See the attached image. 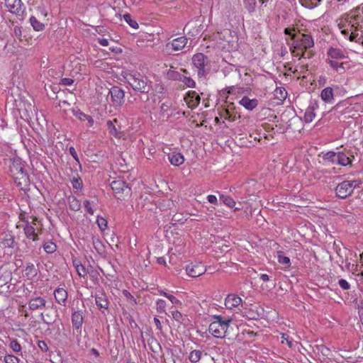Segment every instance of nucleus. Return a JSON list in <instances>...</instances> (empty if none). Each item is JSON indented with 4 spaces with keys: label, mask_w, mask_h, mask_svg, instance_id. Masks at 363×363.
Listing matches in <instances>:
<instances>
[{
    "label": "nucleus",
    "mask_w": 363,
    "mask_h": 363,
    "mask_svg": "<svg viewBox=\"0 0 363 363\" xmlns=\"http://www.w3.org/2000/svg\"><path fill=\"white\" fill-rule=\"evenodd\" d=\"M338 27L350 41L363 45V6L344 14L340 19Z\"/></svg>",
    "instance_id": "nucleus-1"
},
{
    "label": "nucleus",
    "mask_w": 363,
    "mask_h": 363,
    "mask_svg": "<svg viewBox=\"0 0 363 363\" xmlns=\"http://www.w3.org/2000/svg\"><path fill=\"white\" fill-rule=\"evenodd\" d=\"M284 33L290 36L292 43L289 44L291 54L298 59L304 57L305 52L314 46V40L308 33H303L294 28H286Z\"/></svg>",
    "instance_id": "nucleus-2"
},
{
    "label": "nucleus",
    "mask_w": 363,
    "mask_h": 363,
    "mask_svg": "<svg viewBox=\"0 0 363 363\" xmlns=\"http://www.w3.org/2000/svg\"><path fill=\"white\" fill-rule=\"evenodd\" d=\"M212 322L209 325V333L216 338H224L227 335L228 329L232 322L231 318L224 319L220 315L212 316Z\"/></svg>",
    "instance_id": "nucleus-3"
},
{
    "label": "nucleus",
    "mask_w": 363,
    "mask_h": 363,
    "mask_svg": "<svg viewBox=\"0 0 363 363\" xmlns=\"http://www.w3.org/2000/svg\"><path fill=\"white\" fill-rule=\"evenodd\" d=\"M124 77L135 91L147 94L150 90L151 86L148 83L147 78L139 73L126 72Z\"/></svg>",
    "instance_id": "nucleus-4"
},
{
    "label": "nucleus",
    "mask_w": 363,
    "mask_h": 363,
    "mask_svg": "<svg viewBox=\"0 0 363 363\" xmlns=\"http://www.w3.org/2000/svg\"><path fill=\"white\" fill-rule=\"evenodd\" d=\"M356 186V181H344L339 184L336 189V195L341 199H345L351 195Z\"/></svg>",
    "instance_id": "nucleus-5"
},
{
    "label": "nucleus",
    "mask_w": 363,
    "mask_h": 363,
    "mask_svg": "<svg viewBox=\"0 0 363 363\" xmlns=\"http://www.w3.org/2000/svg\"><path fill=\"white\" fill-rule=\"evenodd\" d=\"M111 187L115 194V196L120 199H121L123 196L128 195L130 192V189L128 184L122 180L112 182Z\"/></svg>",
    "instance_id": "nucleus-6"
},
{
    "label": "nucleus",
    "mask_w": 363,
    "mask_h": 363,
    "mask_svg": "<svg viewBox=\"0 0 363 363\" xmlns=\"http://www.w3.org/2000/svg\"><path fill=\"white\" fill-rule=\"evenodd\" d=\"M192 63L197 69L198 76L199 77H205V66L207 63V57L203 53H196L192 57Z\"/></svg>",
    "instance_id": "nucleus-7"
},
{
    "label": "nucleus",
    "mask_w": 363,
    "mask_h": 363,
    "mask_svg": "<svg viewBox=\"0 0 363 363\" xmlns=\"http://www.w3.org/2000/svg\"><path fill=\"white\" fill-rule=\"evenodd\" d=\"M185 270L189 277L196 278L203 274L206 268L200 262H191L186 267Z\"/></svg>",
    "instance_id": "nucleus-8"
},
{
    "label": "nucleus",
    "mask_w": 363,
    "mask_h": 363,
    "mask_svg": "<svg viewBox=\"0 0 363 363\" xmlns=\"http://www.w3.org/2000/svg\"><path fill=\"white\" fill-rule=\"evenodd\" d=\"M187 43L188 38L185 36H181L168 42L166 44L165 48L167 50L177 52L184 48L186 46Z\"/></svg>",
    "instance_id": "nucleus-9"
},
{
    "label": "nucleus",
    "mask_w": 363,
    "mask_h": 363,
    "mask_svg": "<svg viewBox=\"0 0 363 363\" xmlns=\"http://www.w3.org/2000/svg\"><path fill=\"white\" fill-rule=\"evenodd\" d=\"M16 243L13 236L9 235L0 242V248L4 250V255L11 256L14 252Z\"/></svg>",
    "instance_id": "nucleus-10"
},
{
    "label": "nucleus",
    "mask_w": 363,
    "mask_h": 363,
    "mask_svg": "<svg viewBox=\"0 0 363 363\" xmlns=\"http://www.w3.org/2000/svg\"><path fill=\"white\" fill-rule=\"evenodd\" d=\"M242 305V298L235 294H230L225 298V306L228 310H239V307Z\"/></svg>",
    "instance_id": "nucleus-11"
},
{
    "label": "nucleus",
    "mask_w": 363,
    "mask_h": 363,
    "mask_svg": "<svg viewBox=\"0 0 363 363\" xmlns=\"http://www.w3.org/2000/svg\"><path fill=\"white\" fill-rule=\"evenodd\" d=\"M111 101L114 106H121L124 102L125 91L118 86H113L109 90Z\"/></svg>",
    "instance_id": "nucleus-12"
},
{
    "label": "nucleus",
    "mask_w": 363,
    "mask_h": 363,
    "mask_svg": "<svg viewBox=\"0 0 363 363\" xmlns=\"http://www.w3.org/2000/svg\"><path fill=\"white\" fill-rule=\"evenodd\" d=\"M23 230L26 238L34 242L38 240V235L41 233V228H35L29 223V220L26 221V224L23 226Z\"/></svg>",
    "instance_id": "nucleus-13"
},
{
    "label": "nucleus",
    "mask_w": 363,
    "mask_h": 363,
    "mask_svg": "<svg viewBox=\"0 0 363 363\" xmlns=\"http://www.w3.org/2000/svg\"><path fill=\"white\" fill-rule=\"evenodd\" d=\"M5 6L9 11L14 14L21 15L23 12V4L21 0H4Z\"/></svg>",
    "instance_id": "nucleus-14"
},
{
    "label": "nucleus",
    "mask_w": 363,
    "mask_h": 363,
    "mask_svg": "<svg viewBox=\"0 0 363 363\" xmlns=\"http://www.w3.org/2000/svg\"><path fill=\"white\" fill-rule=\"evenodd\" d=\"M184 99L189 108H194L199 104L201 98L195 91H189Z\"/></svg>",
    "instance_id": "nucleus-15"
},
{
    "label": "nucleus",
    "mask_w": 363,
    "mask_h": 363,
    "mask_svg": "<svg viewBox=\"0 0 363 363\" xmlns=\"http://www.w3.org/2000/svg\"><path fill=\"white\" fill-rule=\"evenodd\" d=\"M174 114V109L168 103L161 104L159 111V119L161 121H167Z\"/></svg>",
    "instance_id": "nucleus-16"
},
{
    "label": "nucleus",
    "mask_w": 363,
    "mask_h": 363,
    "mask_svg": "<svg viewBox=\"0 0 363 363\" xmlns=\"http://www.w3.org/2000/svg\"><path fill=\"white\" fill-rule=\"evenodd\" d=\"M46 305V301L43 297H35L30 298L28 302L29 309L32 311L43 310Z\"/></svg>",
    "instance_id": "nucleus-17"
},
{
    "label": "nucleus",
    "mask_w": 363,
    "mask_h": 363,
    "mask_svg": "<svg viewBox=\"0 0 363 363\" xmlns=\"http://www.w3.org/2000/svg\"><path fill=\"white\" fill-rule=\"evenodd\" d=\"M167 157L171 164L174 167L182 165L185 161L184 155L182 153L175 151L168 153Z\"/></svg>",
    "instance_id": "nucleus-18"
},
{
    "label": "nucleus",
    "mask_w": 363,
    "mask_h": 363,
    "mask_svg": "<svg viewBox=\"0 0 363 363\" xmlns=\"http://www.w3.org/2000/svg\"><path fill=\"white\" fill-rule=\"evenodd\" d=\"M239 104L245 107L248 111H252L258 106L257 99H250L247 96H243L240 101Z\"/></svg>",
    "instance_id": "nucleus-19"
},
{
    "label": "nucleus",
    "mask_w": 363,
    "mask_h": 363,
    "mask_svg": "<svg viewBox=\"0 0 363 363\" xmlns=\"http://www.w3.org/2000/svg\"><path fill=\"white\" fill-rule=\"evenodd\" d=\"M55 301L61 306H65L67 299V292L63 288H57L54 291Z\"/></svg>",
    "instance_id": "nucleus-20"
},
{
    "label": "nucleus",
    "mask_w": 363,
    "mask_h": 363,
    "mask_svg": "<svg viewBox=\"0 0 363 363\" xmlns=\"http://www.w3.org/2000/svg\"><path fill=\"white\" fill-rule=\"evenodd\" d=\"M84 322L83 313L81 311H74L72 314V323L73 328L80 330Z\"/></svg>",
    "instance_id": "nucleus-21"
},
{
    "label": "nucleus",
    "mask_w": 363,
    "mask_h": 363,
    "mask_svg": "<svg viewBox=\"0 0 363 363\" xmlns=\"http://www.w3.org/2000/svg\"><path fill=\"white\" fill-rule=\"evenodd\" d=\"M117 121V119H114L113 121H108L106 123V125L108 132L111 135L114 136L116 138H121L124 136V134L116 128L114 123H116Z\"/></svg>",
    "instance_id": "nucleus-22"
},
{
    "label": "nucleus",
    "mask_w": 363,
    "mask_h": 363,
    "mask_svg": "<svg viewBox=\"0 0 363 363\" xmlns=\"http://www.w3.org/2000/svg\"><path fill=\"white\" fill-rule=\"evenodd\" d=\"M328 55L329 57L328 60H342L345 57V55L344 52L339 49L335 48H330L328 51Z\"/></svg>",
    "instance_id": "nucleus-23"
},
{
    "label": "nucleus",
    "mask_w": 363,
    "mask_h": 363,
    "mask_svg": "<svg viewBox=\"0 0 363 363\" xmlns=\"http://www.w3.org/2000/svg\"><path fill=\"white\" fill-rule=\"evenodd\" d=\"M321 99L328 104H332L334 100L333 90L331 87H326L322 90L320 94Z\"/></svg>",
    "instance_id": "nucleus-24"
},
{
    "label": "nucleus",
    "mask_w": 363,
    "mask_h": 363,
    "mask_svg": "<svg viewBox=\"0 0 363 363\" xmlns=\"http://www.w3.org/2000/svg\"><path fill=\"white\" fill-rule=\"evenodd\" d=\"M74 116L81 121H86L87 127L90 128L94 125V121L91 116L86 115L80 111H76Z\"/></svg>",
    "instance_id": "nucleus-25"
},
{
    "label": "nucleus",
    "mask_w": 363,
    "mask_h": 363,
    "mask_svg": "<svg viewBox=\"0 0 363 363\" xmlns=\"http://www.w3.org/2000/svg\"><path fill=\"white\" fill-rule=\"evenodd\" d=\"M351 162V159L344 152H340L337 153L336 164H339L341 166H347L350 164Z\"/></svg>",
    "instance_id": "nucleus-26"
},
{
    "label": "nucleus",
    "mask_w": 363,
    "mask_h": 363,
    "mask_svg": "<svg viewBox=\"0 0 363 363\" xmlns=\"http://www.w3.org/2000/svg\"><path fill=\"white\" fill-rule=\"evenodd\" d=\"M95 301H96V304L100 308L107 309L108 306V300L106 299L104 294H101L96 295L95 297Z\"/></svg>",
    "instance_id": "nucleus-27"
},
{
    "label": "nucleus",
    "mask_w": 363,
    "mask_h": 363,
    "mask_svg": "<svg viewBox=\"0 0 363 363\" xmlns=\"http://www.w3.org/2000/svg\"><path fill=\"white\" fill-rule=\"evenodd\" d=\"M14 180L18 186L26 185L29 182L28 176L26 172H21V174L16 175Z\"/></svg>",
    "instance_id": "nucleus-28"
},
{
    "label": "nucleus",
    "mask_w": 363,
    "mask_h": 363,
    "mask_svg": "<svg viewBox=\"0 0 363 363\" xmlns=\"http://www.w3.org/2000/svg\"><path fill=\"white\" fill-rule=\"evenodd\" d=\"M37 275V269L35 267L33 264H29L25 269L24 276L28 279H33Z\"/></svg>",
    "instance_id": "nucleus-29"
},
{
    "label": "nucleus",
    "mask_w": 363,
    "mask_h": 363,
    "mask_svg": "<svg viewBox=\"0 0 363 363\" xmlns=\"http://www.w3.org/2000/svg\"><path fill=\"white\" fill-rule=\"evenodd\" d=\"M314 111L315 108L313 106H309L306 108L303 116L306 123H311L313 121L315 116Z\"/></svg>",
    "instance_id": "nucleus-30"
},
{
    "label": "nucleus",
    "mask_w": 363,
    "mask_h": 363,
    "mask_svg": "<svg viewBox=\"0 0 363 363\" xmlns=\"http://www.w3.org/2000/svg\"><path fill=\"white\" fill-rule=\"evenodd\" d=\"M219 195L220 201L228 207L233 208L235 206L236 203L230 196L223 194H220Z\"/></svg>",
    "instance_id": "nucleus-31"
},
{
    "label": "nucleus",
    "mask_w": 363,
    "mask_h": 363,
    "mask_svg": "<svg viewBox=\"0 0 363 363\" xmlns=\"http://www.w3.org/2000/svg\"><path fill=\"white\" fill-rule=\"evenodd\" d=\"M167 78L172 80H182V76L180 73L177 72L174 68L172 66L167 72Z\"/></svg>",
    "instance_id": "nucleus-32"
},
{
    "label": "nucleus",
    "mask_w": 363,
    "mask_h": 363,
    "mask_svg": "<svg viewBox=\"0 0 363 363\" xmlns=\"http://www.w3.org/2000/svg\"><path fill=\"white\" fill-rule=\"evenodd\" d=\"M73 264L78 275L84 278L87 275V272L85 267L79 262L76 260L73 262Z\"/></svg>",
    "instance_id": "nucleus-33"
},
{
    "label": "nucleus",
    "mask_w": 363,
    "mask_h": 363,
    "mask_svg": "<svg viewBox=\"0 0 363 363\" xmlns=\"http://www.w3.org/2000/svg\"><path fill=\"white\" fill-rule=\"evenodd\" d=\"M327 62L329 63L330 66L336 72H343L345 71L343 63L333 60H328Z\"/></svg>",
    "instance_id": "nucleus-34"
},
{
    "label": "nucleus",
    "mask_w": 363,
    "mask_h": 363,
    "mask_svg": "<svg viewBox=\"0 0 363 363\" xmlns=\"http://www.w3.org/2000/svg\"><path fill=\"white\" fill-rule=\"evenodd\" d=\"M30 22L33 29L36 31H41L44 29L45 25L38 21V19L35 16H31L30 18Z\"/></svg>",
    "instance_id": "nucleus-35"
},
{
    "label": "nucleus",
    "mask_w": 363,
    "mask_h": 363,
    "mask_svg": "<svg viewBox=\"0 0 363 363\" xmlns=\"http://www.w3.org/2000/svg\"><path fill=\"white\" fill-rule=\"evenodd\" d=\"M337 153L333 151H329L323 155V159L324 161L335 164L337 162Z\"/></svg>",
    "instance_id": "nucleus-36"
},
{
    "label": "nucleus",
    "mask_w": 363,
    "mask_h": 363,
    "mask_svg": "<svg viewBox=\"0 0 363 363\" xmlns=\"http://www.w3.org/2000/svg\"><path fill=\"white\" fill-rule=\"evenodd\" d=\"M202 354H203V352L200 350H193L189 354V360L192 363H198L200 361Z\"/></svg>",
    "instance_id": "nucleus-37"
},
{
    "label": "nucleus",
    "mask_w": 363,
    "mask_h": 363,
    "mask_svg": "<svg viewBox=\"0 0 363 363\" xmlns=\"http://www.w3.org/2000/svg\"><path fill=\"white\" fill-rule=\"evenodd\" d=\"M69 206L70 209H72L74 211H77L81 208V203H80L78 199H77L76 198L69 197Z\"/></svg>",
    "instance_id": "nucleus-38"
},
{
    "label": "nucleus",
    "mask_w": 363,
    "mask_h": 363,
    "mask_svg": "<svg viewBox=\"0 0 363 363\" xmlns=\"http://www.w3.org/2000/svg\"><path fill=\"white\" fill-rule=\"evenodd\" d=\"M43 249L47 253L51 254L56 251L57 245L53 242L48 241L43 245Z\"/></svg>",
    "instance_id": "nucleus-39"
},
{
    "label": "nucleus",
    "mask_w": 363,
    "mask_h": 363,
    "mask_svg": "<svg viewBox=\"0 0 363 363\" xmlns=\"http://www.w3.org/2000/svg\"><path fill=\"white\" fill-rule=\"evenodd\" d=\"M123 19L131 28L135 29L138 28V23L135 20L132 19L131 16L130 14H124Z\"/></svg>",
    "instance_id": "nucleus-40"
},
{
    "label": "nucleus",
    "mask_w": 363,
    "mask_h": 363,
    "mask_svg": "<svg viewBox=\"0 0 363 363\" xmlns=\"http://www.w3.org/2000/svg\"><path fill=\"white\" fill-rule=\"evenodd\" d=\"M245 8L250 12L255 11L256 7V0H243Z\"/></svg>",
    "instance_id": "nucleus-41"
},
{
    "label": "nucleus",
    "mask_w": 363,
    "mask_h": 363,
    "mask_svg": "<svg viewBox=\"0 0 363 363\" xmlns=\"http://www.w3.org/2000/svg\"><path fill=\"white\" fill-rule=\"evenodd\" d=\"M320 1L321 0H303L302 5L308 9H313L316 7Z\"/></svg>",
    "instance_id": "nucleus-42"
},
{
    "label": "nucleus",
    "mask_w": 363,
    "mask_h": 363,
    "mask_svg": "<svg viewBox=\"0 0 363 363\" xmlns=\"http://www.w3.org/2000/svg\"><path fill=\"white\" fill-rule=\"evenodd\" d=\"M278 262L286 267H289L290 266L289 257L281 255V252L278 255Z\"/></svg>",
    "instance_id": "nucleus-43"
},
{
    "label": "nucleus",
    "mask_w": 363,
    "mask_h": 363,
    "mask_svg": "<svg viewBox=\"0 0 363 363\" xmlns=\"http://www.w3.org/2000/svg\"><path fill=\"white\" fill-rule=\"evenodd\" d=\"M172 316L177 322L179 323H183L184 320V318L183 315L178 311H172Z\"/></svg>",
    "instance_id": "nucleus-44"
},
{
    "label": "nucleus",
    "mask_w": 363,
    "mask_h": 363,
    "mask_svg": "<svg viewBox=\"0 0 363 363\" xmlns=\"http://www.w3.org/2000/svg\"><path fill=\"white\" fill-rule=\"evenodd\" d=\"M166 308V301L162 299H159L156 302V308L159 313H164Z\"/></svg>",
    "instance_id": "nucleus-45"
},
{
    "label": "nucleus",
    "mask_w": 363,
    "mask_h": 363,
    "mask_svg": "<svg viewBox=\"0 0 363 363\" xmlns=\"http://www.w3.org/2000/svg\"><path fill=\"white\" fill-rule=\"evenodd\" d=\"M96 223L101 230L104 231L107 228V221L102 217H98L96 219Z\"/></svg>",
    "instance_id": "nucleus-46"
},
{
    "label": "nucleus",
    "mask_w": 363,
    "mask_h": 363,
    "mask_svg": "<svg viewBox=\"0 0 363 363\" xmlns=\"http://www.w3.org/2000/svg\"><path fill=\"white\" fill-rule=\"evenodd\" d=\"M9 346L16 352H19L21 350V346L16 340H11Z\"/></svg>",
    "instance_id": "nucleus-47"
},
{
    "label": "nucleus",
    "mask_w": 363,
    "mask_h": 363,
    "mask_svg": "<svg viewBox=\"0 0 363 363\" xmlns=\"http://www.w3.org/2000/svg\"><path fill=\"white\" fill-rule=\"evenodd\" d=\"M181 81L183 82L188 87L193 88L196 86L195 82L190 77L182 76V79Z\"/></svg>",
    "instance_id": "nucleus-48"
},
{
    "label": "nucleus",
    "mask_w": 363,
    "mask_h": 363,
    "mask_svg": "<svg viewBox=\"0 0 363 363\" xmlns=\"http://www.w3.org/2000/svg\"><path fill=\"white\" fill-rule=\"evenodd\" d=\"M4 362L6 363H19V359L13 354H7L4 357Z\"/></svg>",
    "instance_id": "nucleus-49"
},
{
    "label": "nucleus",
    "mask_w": 363,
    "mask_h": 363,
    "mask_svg": "<svg viewBox=\"0 0 363 363\" xmlns=\"http://www.w3.org/2000/svg\"><path fill=\"white\" fill-rule=\"evenodd\" d=\"M227 34H230V31L228 30H225L223 32H218L214 35V38L224 40H225V35Z\"/></svg>",
    "instance_id": "nucleus-50"
},
{
    "label": "nucleus",
    "mask_w": 363,
    "mask_h": 363,
    "mask_svg": "<svg viewBox=\"0 0 363 363\" xmlns=\"http://www.w3.org/2000/svg\"><path fill=\"white\" fill-rule=\"evenodd\" d=\"M84 208H86V211L91 214L93 215L94 213V211L92 208L91 203L89 200H86L84 202Z\"/></svg>",
    "instance_id": "nucleus-51"
},
{
    "label": "nucleus",
    "mask_w": 363,
    "mask_h": 363,
    "mask_svg": "<svg viewBox=\"0 0 363 363\" xmlns=\"http://www.w3.org/2000/svg\"><path fill=\"white\" fill-rule=\"evenodd\" d=\"M11 172H13V176L15 177L16 175L21 174V172H25V171H24L23 167H22L21 166L13 165V167L11 168Z\"/></svg>",
    "instance_id": "nucleus-52"
},
{
    "label": "nucleus",
    "mask_w": 363,
    "mask_h": 363,
    "mask_svg": "<svg viewBox=\"0 0 363 363\" xmlns=\"http://www.w3.org/2000/svg\"><path fill=\"white\" fill-rule=\"evenodd\" d=\"M338 284H339V286L342 289H345V290H347V289H349L350 287V284L347 282V280L344 279H341L339 280L338 281Z\"/></svg>",
    "instance_id": "nucleus-53"
},
{
    "label": "nucleus",
    "mask_w": 363,
    "mask_h": 363,
    "mask_svg": "<svg viewBox=\"0 0 363 363\" xmlns=\"http://www.w3.org/2000/svg\"><path fill=\"white\" fill-rule=\"evenodd\" d=\"M72 184L74 188L79 189L82 188V180L79 178H74L72 180Z\"/></svg>",
    "instance_id": "nucleus-54"
},
{
    "label": "nucleus",
    "mask_w": 363,
    "mask_h": 363,
    "mask_svg": "<svg viewBox=\"0 0 363 363\" xmlns=\"http://www.w3.org/2000/svg\"><path fill=\"white\" fill-rule=\"evenodd\" d=\"M74 83V80L71 78H62L60 81V84L65 86H70Z\"/></svg>",
    "instance_id": "nucleus-55"
},
{
    "label": "nucleus",
    "mask_w": 363,
    "mask_h": 363,
    "mask_svg": "<svg viewBox=\"0 0 363 363\" xmlns=\"http://www.w3.org/2000/svg\"><path fill=\"white\" fill-rule=\"evenodd\" d=\"M281 339V342H284V341H286V344L289 345V347H291L293 346L292 341L289 339V335H287L286 334H282Z\"/></svg>",
    "instance_id": "nucleus-56"
},
{
    "label": "nucleus",
    "mask_w": 363,
    "mask_h": 363,
    "mask_svg": "<svg viewBox=\"0 0 363 363\" xmlns=\"http://www.w3.org/2000/svg\"><path fill=\"white\" fill-rule=\"evenodd\" d=\"M207 200L209 203L214 204V205H218V199H217L216 196L214 195H208L207 196Z\"/></svg>",
    "instance_id": "nucleus-57"
},
{
    "label": "nucleus",
    "mask_w": 363,
    "mask_h": 363,
    "mask_svg": "<svg viewBox=\"0 0 363 363\" xmlns=\"http://www.w3.org/2000/svg\"><path fill=\"white\" fill-rule=\"evenodd\" d=\"M167 298L172 302V303L177 305L181 304V302L174 296L169 294L167 296Z\"/></svg>",
    "instance_id": "nucleus-58"
},
{
    "label": "nucleus",
    "mask_w": 363,
    "mask_h": 363,
    "mask_svg": "<svg viewBox=\"0 0 363 363\" xmlns=\"http://www.w3.org/2000/svg\"><path fill=\"white\" fill-rule=\"evenodd\" d=\"M90 353L94 356V360L97 359V358H99L100 357L99 352L96 349H95V348L91 349Z\"/></svg>",
    "instance_id": "nucleus-59"
},
{
    "label": "nucleus",
    "mask_w": 363,
    "mask_h": 363,
    "mask_svg": "<svg viewBox=\"0 0 363 363\" xmlns=\"http://www.w3.org/2000/svg\"><path fill=\"white\" fill-rule=\"evenodd\" d=\"M69 153L76 160H78L77 152L73 147H69Z\"/></svg>",
    "instance_id": "nucleus-60"
},
{
    "label": "nucleus",
    "mask_w": 363,
    "mask_h": 363,
    "mask_svg": "<svg viewBox=\"0 0 363 363\" xmlns=\"http://www.w3.org/2000/svg\"><path fill=\"white\" fill-rule=\"evenodd\" d=\"M99 43L102 46H108V40L106 38H100L99 39Z\"/></svg>",
    "instance_id": "nucleus-61"
},
{
    "label": "nucleus",
    "mask_w": 363,
    "mask_h": 363,
    "mask_svg": "<svg viewBox=\"0 0 363 363\" xmlns=\"http://www.w3.org/2000/svg\"><path fill=\"white\" fill-rule=\"evenodd\" d=\"M154 323L157 327V329L161 330H162V324H161L160 320L157 318H155Z\"/></svg>",
    "instance_id": "nucleus-62"
},
{
    "label": "nucleus",
    "mask_w": 363,
    "mask_h": 363,
    "mask_svg": "<svg viewBox=\"0 0 363 363\" xmlns=\"http://www.w3.org/2000/svg\"><path fill=\"white\" fill-rule=\"evenodd\" d=\"M38 346L41 350H45V351H46L48 349L47 345L44 341H39Z\"/></svg>",
    "instance_id": "nucleus-63"
},
{
    "label": "nucleus",
    "mask_w": 363,
    "mask_h": 363,
    "mask_svg": "<svg viewBox=\"0 0 363 363\" xmlns=\"http://www.w3.org/2000/svg\"><path fill=\"white\" fill-rule=\"evenodd\" d=\"M259 278L261 280H262L263 281L266 282V281H268L269 280V277L267 274H262L259 275Z\"/></svg>",
    "instance_id": "nucleus-64"
}]
</instances>
